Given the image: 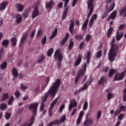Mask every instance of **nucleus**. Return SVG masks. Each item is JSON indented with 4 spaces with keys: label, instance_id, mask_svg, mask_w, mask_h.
Masks as SVG:
<instances>
[{
    "label": "nucleus",
    "instance_id": "aec40b11",
    "mask_svg": "<svg viewBox=\"0 0 126 126\" xmlns=\"http://www.w3.org/2000/svg\"><path fill=\"white\" fill-rule=\"evenodd\" d=\"M94 120L92 118H87L84 122V126H89L92 125L93 123Z\"/></svg>",
    "mask_w": 126,
    "mask_h": 126
},
{
    "label": "nucleus",
    "instance_id": "20e7f679",
    "mask_svg": "<svg viewBox=\"0 0 126 126\" xmlns=\"http://www.w3.org/2000/svg\"><path fill=\"white\" fill-rule=\"evenodd\" d=\"M82 68H81L78 70L77 77L74 80L75 83H77L81 77L85 75V73L86 72L87 69V63H85L84 65H82Z\"/></svg>",
    "mask_w": 126,
    "mask_h": 126
},
{
    "label": "nucleus",
    "instance_id": "6ab92c4d",
    "mask_svg": "<svg viewBox=\"0 0 126 126\" xmlns=\"http://www.w3.org/2000/svg\"><path fill=\"white\" fill-rule=\"evenodd\" d=\"M119 15L120 16H123L124 18L126 17V5L120 10Z\"/></svg>",
    "mask_w": 126,
    "mask_h": 126
},
{
    "label": "nucleus",
    "instance_id": "3c124183",
    "mask_svg": "<svg viewBox=\"0 0 126 126\" xmlns=\"http://www.w3.org/2000/svg\"><path fill=\"white\" fill-rule=\"evenodd\" d=\"M92 38L91 34H88L85 37V40L87 42H89Z\"/></svg>",
    "mask_w": 126,
    "mask_h": 126
},
{
    "label": "nucleus",
    "instance_id": "ddd939ff",
    "mask_svg": "<svg viewBox=\"0 0 126 126\" xmlns=\"http://www.w3.org/2000/svg\"><path fill=\"white\" fill-rule=\"evenodd\" d=\"M39 10L38 9V7L37 6H35L34 7V9H33V11H32V19H34L35 18V17H37L38 15H39Z\"/></svg>",
    "mask_w": 126,
    "mask_h": 126
},
{
    "label": "nucleus",
    "instance_id": "f03ea898",
    "mask_svg": "<svg viewBox=\"0 0 126 126\" xmlns=\"http://www.w3.org/2000/svg\"><path fill=\"white\" fill-rule=\"evenodd\" d=\"M116 42L115 38L114 37L111 39L110 43L111 45V48L107 54L108 60L110 62H114L116 59V57L117 56L118 54V51H119V46L116 44L115 43Z\"/></svg>",
    "mask_w": 126,
    "mask_h": 126
},
{
    "label": "nucleus",
    "instance_id": "5fc2aeb1",
    "mask_svg": "<svg viewBox=\"0 0 126 126\" xmlns=\"http://www.w3.org/2000/svg\"><path fill=\"white\" fill-rule=\"evenodd\" d=\"M15 96H16V98L18 99L19 97L21 96V93L18 91H16L15 92Z\"/></svg>",
    "mask_w": 126,
    "mask_h": 126
},
{
    "label": "nucleus",
    "instance_id": "58836bf2",
    "mask_svg": "<svg viewBox=\"0 0 126 126\" xmlns=\"http://www.w3.org/2000/svg\"><path fill=\"white\" fill-rule=\"evenodd\" d=\"M45 59V56L43 54H41L40 56H39L38 60H37V63H42Z\"/></svg>",
    "mask_w": 126,
    "mask_h": 126
},
{
    "label": "nucleus",
    "instance_id": "f704fd0d",
    "mask_svg": "<svg viewBox=\"0 0 126 126\" xmlns=\"http://www.w3.org/2000/svg\"><path fill=\"white\" fill-rule=\"evenodd\" d=\"M9 43V40L8 39H4L2 43V45L5 46V48H7Z\"/></svg>",
    "mask_w": 126,
    "mask_h": 126
},
{
    "label": "nucleus",
    "instance_id": "4c0bfd02",
    "mask_svg": "<svg viewBox=\"0 0 126 126\" xmlns=\"http://www.w3.org/2000/svg\"><path fill=\"white\" fill-rule=\"evenodd\" d=\"M7 108V105L4 103H1L0 104V108L1 110L4 111Z\"/></svg>",
    "mask_w": 126,
    "mask_h": 126
},
{
    "label": "nucleus",
    "instance_id": "8fccbe9b",
    "mask_svg": "<svg viewBox=\"0 0 126 126\" xmlns=\"http://www.w3.org/2000/svg\"><path fill=\"white\" fill-rule=\"evenodd\" d=\"M109 68L108 66H104L102 69V72L105 73H106L109 71Z\"/></svg>",
    "mask_w": 126,
    "mask_h": 126
},
{
    "label": "nucleus",
    "instance_id": "473e14b6",
    "mask_svg": "<svg viewBox=\"0 0 126 126\" xmlns=\"http://www.w3.org/2000/svg\"><path fill=\"white\" fill-rule=\"evenodd\" d=\"M88 23L84 22L82 27V31L84 32H86L88 28Z\"/></svg>",
    "mask_w": 126,
    "mask_h": 126
},
{
    "label": "nucleus",
    "instance_id": "864d4df0",
    "mask_svg": "<svg viewBox=\"0 0 126 126\" xmlns=\"http://www.w3.org/2000/svg\"><path fill=\"white\" fill-rule=\"evenodd\" d=\"M102 115V112L101 110H99L97 113L96 120H99L100 119Z\"/></svg>",
    "mask_w": 126,
    "mask_h": 126
},
{
    "label": "nucleus",
    "instance_id": "72a5a7b5",
    "mask_svg": "<svg viewBox=\"0 0 126 126\" xmlns=\"http://www.w3.org/2000/svg\"><path fill=\"white\" fill-rule=\"evenodd\" d=\"M115 73V69H110L108 73V77L109 78L112 77L114 76Z\"/></svg>",
    "mask_w": 126,
    "mask_h": 126
},
{
    "label": "nucleus",
    "instance_id": "13d9d810",
    "mask_svg": "<svg viewBox=\"0 0 126 126\" xmlns=\"http://www.w3.org/2000/svg\"><path fill=\"white\" fill-rule=\"evenodd\" d=\"M124 116H125V115H124V114H123V113L120 114L118 117V120H119L120 121H122L124 118Z\"/></svg>",
    "mask_w": 126,
    "mask_h": 126
},
{
    "label": "nucleus",
    "instance_id": "ea45409f",
    "mask_svg": "<svg viewBox=\"0 0 126 126\" xmlns=\"http://www.w3.org/2000/svg\"><path fill=\"white\" fill-rule=\"evenodd\" d=\"M61 54V53H59V50H56L54 55V59L56 60H58V57H59V55Z\"/></svg>",
    "mask_w": 126,
    "mask_h": 126
},
{
    "label": "nucleus",
    "instance_id": "09e8293b",
    "mask_svg": "<svg viewBox=\"0 0 126 126\" xmlns=\"http://www.w3.org/2000/svg\"><path fill=\"white\" fill-rule=\"evenodd\" d=\"M63 57L62 54H59L57 59L59 62H62L63 61Z\"/></svg>",
    "mask_w": 126,
    "mask_h": 126
},
{
    "label": "nucleus",
    "instance_id": "0eeeda50",
    "mask_svg": "<svg viewBox=\"0 0 126 126\" xmlns=\"http://www.w3.org/2000/svg\"><path fill=\"white\" fill-rule=\"evenodd\" d=\"M125 77V73L121 72L120 73H117L114 77L113 81H121Z\"/></svg>",
    "mask_w": 126,
    "mask_h": 126
},
{
    "label": "nucleus",
    "instance_id": "2f4dec72",
    "mask_svg": "<svg viewBox=\"0 0 126 126\" xmlns=\"http://www.w3.org/2000/svg\"><path fill=\"white\" fill-rule=\"evenodd\" d=\"M8 98H9L8 94L7 93H3V96L2 97L1 100L2 102H3L6 99H8Z\"/></svg>",
    "mask_w": 126,
    "mask_h": 126
},
{
    "label": "nucleus",
    "instance_id": "c03bdc74",
    "mask_svg": "<svg viewBox=\"0 0 126 126\" xmlns=\"http://www.w3.org/2000/svg\"><path fill=\"white\" fill-rule=\"evenodd\" d=\"M114 94L113 93L109 92L107 94V100H109L114 98Z\"/></svg>",
    "mask_w": 126,
    "mask_h": 126
},
{
    "label": "nucleus",
    "instance_id": "b1692460",
    "mask_svg": "<svg viewBox=\"0 0 126 126\" xmlns=\"http://www.w3.org/2000/svg\"><path fill=\"white\" fill-rule=\"evenodd\" d=\"M15 17H16L17 19V21H16V23H17V24H20L22 21L21 15L20 14H18L15 16Z\"/></svg>",
    "mask_w": 126,
    "mask_h": 126
},
{
    "label": "nucleus",
    "instance_id": "cd10ccee",
    "mask_svg": "<svg viewBox=\"0 0 126 126\" xmlns=\"http://www.w3.org/2000/svg\"><path fill=\"white\" fill-rule=\"evenodd\" d=\"M17 39L16 37H12L11 38V42H12V44H11V46L12 47H14L17 45Z\"/></svg>",
    "mask_w": 126,
    "mask_h": 126
},
{
    "label": "nucleus",
    "instance_id": "49530a36",
    "mask_svg": "<svg viewBox=\"0 0 126 126\" xmlns=\"http://www.w3.org/2000/svg\"><path fill=\"white\" fill-rule=\"evenodd\" d=\"M115 5V2H112L110 5H109V9L112 11V10H114Z\"/></svg>",
    "mask_w": 126,
    "mask_h": 126
},
{
    "label": "nucleus",
    "instance_id": "338daca9",
    "mask_svg": "<svg viewBox=\"0 0 126 126\" xmlns=\"http://www.w3.org/2000/svg\"><path fill=\"white\" fill-rule=\"evenodd\" d=\"M94 23V21L90 19L89 23V27L91 28L93 26Z\"/></svg>",
    "mask_w": 126,
    "mask_h": 126
},
{
    "label": "nucleus",
    "instance_id": "4be33fe9",
    "mask_svg": "<svg viewBox=\"0 0 126 126\" xmlns=\"http://www.w3.org/2000/svg\"><path fill=\"white\" fill-rule=\"evenodd\" d=\"M114 31V28L110 27L108 30L107 32L106 36L107 38H110L113 34V32Z\"/></svg>",
    "mask_w": 126,
    "mask_h": 126
},
{
    "label": "nucleus",
    "instance_id": "0e129e2a",
    "mask_svg": "<svg viewBox=\"0 0 126 126\" xmlns=\"http://www.w3.org/2000/svg\"><path fill=\"white\" fill-rule=\"evenodd\" d=\"M121 113V110H117L114 112V115L115 116H118Z\"/></svg>",
    "mask_w": 126,
    "mask_h": 126
},
{
    "label": "nucleus",
    "instance_id": "f257e3e1",
    "mask_svg": "<svg viewBox=\"0 0 126 126\" xmlns=\"http://www.w3.org/2000/svg\"><path fill=\"white\" fill-rule=\"evenodd\" d=\"M61 80L60 79H56L53 82L52 86L49 88L48 91L44 93L41 98V104L40 106V110L42 112L44 110L45 102L47 101L48 97L50 95L52 98H54L58 93V90L61 85Z\"/></svg>",
    "mask_w": 126,
    "mask_h": 126
},
{
    "label": "nucleus",
    "instance_id": "2eb2a0df",
    "mask_svg": "<svg viewBox=\"0 0 126 126\" xmlns=\"http://www.w3.org/2000/svg\"><path fill=\"white\" fill-rule=\"evenodd\" d=\"M124 32H119V31H117L116 32V39L117 41H120L121 40L123 37H124Z\"/></svg>",
    "mask_w": 126,
    "mask_h": 126
},
{
    "label": "nucleus",
    "instance_id": "5701e85b",
    "mask_svg": "<svg viewBox=\"0 0 126 126\" xmlns=\"http://www.w3.org/2000/svg\"><path fill=\"white\" fill-rule=\"evenodd\" d=\"M12 74L13 75V77H15V78H17L19 76L17 69L15 67L13 68V69H12Z\"/></svg>",
    "mask_w": 126,
    "mask_h": 126
},
{
    "label": "nucleus",
    "instance_id": "4d7b16f0",
    "mask_svg": "<svg viewBox=\"0 0 126 126\" xmlns=\"http://www.w3.org/2000/svg\"><path fill=\"white\" fill-rule=\"evenodd\" d=\"M10 117H11V113H9L8 112H6L5 116V119L7 120H8L10 119Z\"/></svg>",
    "mask_w": 126,
    "mask_h": 126
},
{
    "label": "nucleus",
    "instance_id": "9d476101",
    "mask_svg": "<svg viewBox=\"0 0 126 126\" xmlns=\"http://www.w3.org/2000/svg\"><path fill=\"white\" fill-rule=\"evenodd\" d=\"M55 5V2L53 0L45 2V8H46V9H50V10H51Z\"/></svg>",
    "mask_w": 126,
    "mask_h": 126
},
{
    "label": "nucleus",
    "instance_id": "7ed1b4c3",
    "mask_svg": "<svg viewBox=\"0 0 126 126\" xmlns=\"http://www.w3.org/2000/svg\"><path fill=\"white\" fill-rule=\"evenodd\" d=\"M94 1H95V0H89L87 1V2L88 4L87 7L88 9L89 10V12L88 14L87 19L85 22L88 23H89L90 16H91L92 14H93L94 11V4L93 3Z\"/></svg>",
    "mask_w": 126,
    "mask_h": 126
},
{
    "label": "nucleus",
    "instance_id": "de8ad7c7",
    "mask_svg": "<svg viewBox=\"0 0 126 126\" xmlns=\"http://www.w3.org/2000/svg\"><path fill=\"white\" fill-rule=\"evenodd\" d=\"M125 25L124 24H121L119 26L117 31H119V32H120V31H123L125 29Z\"/></svg>",
    "mask_w": 126,
    "mask_h": 126
},
{
    "label": "nucleus",
    "instance_id": "393cba45",
    "mask_svg": "<svg viewBox=\"0 0 126 126\" xmlns=\"http://www.w3.org/2000/svg\"><path fill=\"white\" fill-rule=\"evenodd\" d=\"M74 46V42L73 41V39H70L69 40V43L68 46V49L69 51H71Z\"/></svg>",
    "mask_w": 126,
    "mask_h": 126
},
{
    "label": "nucleus",
    "instance_id": "bb28decb",
    "mask_svg": "<svg viewBox=\"0 0 126 126\" xmlns=\"http://www.w3.org/2000/svg\"><path fill=\"white\" fill-rule=\"evenodd\" d=\"M57 33H58V29L55 28L52 34L50 36V38H49L50 40L53 39L56 36Z\"/></svg>",
    "mask_w": 126,
    "mask_h": 126
},
{
    "label": "nucleus",
    "instance_id": "423d86ee",
    "mask_svg": "<svg viewBox=\"0 0 126 126\" xmlns=\"http://www.w3.org/2000/svg\"><path fill=\"white\" fill-rule=\"evenodd\" d=\"M66 120V116L65 115H63L60 119V121L56 119L55 120H53L52 122H49L47 124V126H53L56 125H59L61 123H64Z\"/></svg>",
    "mask_w": 126,
    "mask_h": 126
},
{
    "label": "nucleus",
    "instance_id": "e433bc0d",
    "mask_svg": "<svg viewBox=\"0 0 126 126\" xmlns=\"http://www.w3.org/2000/svg\"><path fill=\"white\" fill-rule=\"evenodd\" d=\"M102 51L101 50L98 51L96 53L95 57L96 59H100L102 56Z\"/></svg>",
    "mask_w": 126,
    "mask_h": 126
},
{
    "label": "nucleus",
    "instance_id": "dca6fc26",
    "mask_svg": "<svg viewBox=\"0 0 126 126\" xmlns=\"http://www.w3.org/2000/svg\"><path fill=\"white\" fill-rule=\"evenodd\" d=\"M69 37V33H67L65 34L64 37L63 39H62V40H61L60 43L61 46H63L65 45L66 42L68 40Z\"/></svg>",
    "mask_w": 126,
    "mask_h": 126
},
{
    "label": "nucleus",
    "instance_id": "a19ab883",
    "mask_svg": "<svg viewBox=\"0 0 126 126\" xmlns=\"http://www.w3.org/2000/svg\"><path fill=\"white\" fill-rule=\"evenodd\" d=\"M7 63L6 62H4L0 65V67L1 70H4L7 68Z\"/></svg>",
    "mask_w": 126,
    "mask_h": 126
},
{
    "label": "nucleus",
    "instance_id": "f8f14e48",
    "mask_svg": "<svg viewBox=\"0 0 126 126\" xmlns=\"http://www.w3.org/2000/svg\"><path fill=\"white\" fill-rule=\"evenodd\" d=\"M29 35V33L27 32H25L24 34H23V37L21 38V41H20V46L22 47L23 44L25 43L26 39Z\"/></svg>",
    "mask_w": 126,
    "mask_h": 126
},
{
    "label": "nucleus",
    "instance_id": "6e6552de",
    "mask_svg": "<svg viewBox=\"0 0 126 126\" xmlns=\"http://www.w3.org/2000/svg\"><path fill=\"white\" fill-rule=\"evenodd\" d=\"M82 58H83V56L81 54H79L78 55V57L75 60L74 63V66L77 67L79 66L82 62Z\"/></svg>",
    "mask_w": 126,
    "mask_h": 126
},
{
    "label": "nucleus",
    "instance_id": "c756f323",
    "mask_svg": "<svg viewBox=\"0 0 126 126\" xmlns=\"http://www.w3.org/2000/svg\"><path fill=\"white\" fill-rule=\"evenodd\" d=\"M34 120H32L31 118V119H30V124L26 122L24 123V124H22V126H32Z\"/></svg>",
    "mask_w": 126,
    "mask_h": 126
},
{
    "label": "nucleus",
    "instance_id": "bf43d9fd",
    "mask_svg": "<svg viewBox=\"0 0 126 126\" xmlns=\"http://www.w3.org/2000/svg\"><path fill=\"white\" fill-rule=\"evenodd\" d=\"M97 14H94V15H93V16H92L90 19L92 20L93 21H94L95 20H96V19H97Z\"/></svg>",
    "mask_w": 126,
    "mask_h": 126
},
{
    "label": "nucleus",
    "instance_id": "a211bd4d",
    "mask_svg": "<svg viewBox=\"0 0 126 126\" xmlns=\"http://www.w3.org/2000/svg\"><path fill=\"white\" fill-rule=\"evenodd\" d=\"M92 83L91 81H88L87 82H86L82 87H81L80 89L82 90V91L84 92L85 90H87L88 89V87L91 85Z\"/></svg>",
    "mask_w": 126,
    "mask_h": 126
},
{
    "label": "nucleus",
    "instance_id": "4468645a",
    "mask_svg": "<svg viewBox=\"0 0 126 126\" xmlns=\"http://www.w3.org/2000/svg\"><path fill=\"white\" fill-rule=\"evenodd\" d=\"M117 13L118 12L116 10L113 11L108 17L107 22H110V19H112V20L115 19L117 17Z\"/></svg>",
    "mask_w": 126,
    "mask_h": 126
},
{
    "label": "nucleus",
    "instance_id": "f3484780",
    "mask_svg": "<svg viewBox=\"0 0 126 126\" xmlns=\"http://www.w3.org/2000/svg\"><path fill=\"white\" fill-rule=\"evenodd\" d=\"M107 79L105 76L101 77L98 82V85H103L107 84Z\"/></svg>",
    "mask_w": 126,
    "mask_h": 126
},
{
    "label": "nucleus",
    "instance_id": "a18cd8bd",
    "mask_svg": "<svg viewBox=\"0 0 126 126\" xmlns=\"http://www.w3.org/2000/svg\"><path fill=\"white\" fill-rule=\"evenodd\" d=\"M27 89V86H25L23 84H21V86H20V89H21V90L23 91V92H25Z\"/></svg>",
    "mask_w": 126,
    "mask_h": 126
},
{
    "label": "nucleus",
    "instance_id": "603ef678",
    "mask_svg": "<svg viewBox=\"0 0 126 126\" xmlns=\"http://www.w3.org/2000/svg\"><path fill=\"white\" fill-rule=\"evenodd\" d=\"M88 108V102L87 101H85L83 105V110L86 111Z\"/></svg>",
    "mask_w": 126,
    "mask_h": 126
},
{
    "label": "nucleus",
    "instance_id": "e2e57ef3",
    "mask_svg": "<svg viewBox=\"0 0 126 126\" xmlns=\"http://www.w3.org/2000/svg\"><path fill=\"white\" fill-rule=\"evenodd\" d=\"M78 0H73L72 3L71 4V7H74V6H75V5L77 4Z\"/></svg>",
    "mask_w": 126,
    "mask_h": 126
},
{
    "label": "nucleus",
    "instance_id": "680f3d73",
    "mask_svg": "<svg viewBox=\"0 0 126 126\" xmlns=\"http://www.w3.org/2000/svg\"><path fill=\"white\" fill-rule=\"evenodd\" d=\"M81 91H82V90H81V88H80L79 90H77L74 91V95H77Z\"/></svg>",
    "mask_w": 126,
    "mask_h": 126
},
{
    "label": "nucleus",
    "instance_id": "6e6d98bb",
    "mask_svg": "<svg viewBox=\"0 0 126 126\" xmlns=\"http://www.w3.org/2000/svg\"><path fill=\"white\" fill-rule=\"evenodd\" d=\"M29 15V11H25V13H24L23 14V17H24V18H27V17H28Z\"/></svg>",
    "mask_w": 126,
    "mask_h": 126
},
{
    "label": "nucleus",
    "instance_id": "1a4fd4ad",
    "mask_svg": "<svg viewBox=\"0 0 126 126\" xmlns=\"http://www.w3.org/2000/svg\"><path fill=\"white\" fill-rule=\"evenodd\" d=\"M69 32L70 34H72V35L74 34L75 33V31H74V21L73 19H71L69 22Z\"/></svg>",
    "mask_w": 126,
    "mask_h": 126
},
{
    "label": "nucleus",
    "instance_id": "9b49d317",
    "mask_svg": "<svg viewBox=\"0 0 126 126\" xmlns=\"http://www.w3.org/2000/svg\"><path fill=\"white\" fill-rule=\"evenodd\" d=\"M77 106V103L75 99L71 100L68 105V111H71L73 108H75Z\"/></svg>",
    "mask_w": 126,
    "mask_h": 126
},
{
    "label": "nucleus",
    "instance_id": "39448f33",
    "mask_svg": "<svg viewBox=\"0 0 126 126\" xmlns=\"http://www.w3.org/2000/svg\"><path fill=\"white\" fill-rule=\"evenodd\" d=\"M38 106V102H34L31 103L30 104V105H29V110H32V113H33L32 116L31 117V119H32V121L35 120V116H36V114L37 113Z\"/></svg>",
    "mask_w": 126,
    "mask_h": 126
},
{
    "label": "nucleus",
    "instance_id": "774afa93",
    "mask_svg": "<svg viewBox=\"0 0 126 126\" xmlns=\"http://www.w3.org/2000/svg\"><path fill=\"white\" fill-rule=\"evenodd\" d=\"M111 11H112L111 10H110V9H109V7L107 6L106 8V9L104 12H105L106 13V14H108V13H109V12H111Z\"/></svg>",
    "mask_w": 126,
    "mask_h": 126
},
{
    "label": "nucleus",
    "instance_id": "69168bd1",
    "mask_svg": "<svg viewBox=\"0 0 126 126\" xmlns=\"http://www.w3.org/2000/svg\"><path fill=\"white\" fill-rule=\"evenodd\" d=\"M48 113L50 117H52L53 116V108H49Z\"/></svg>",
    "mask_w": 126,
    "mask_h": 126
},
{
    "label": "nucleus",
    "instance_id": "c9c22d12",
    "mask_svg": "<svg viewBox=\"0 0 126 126\" xmlns=\"http://www.w3.org/2000/svg\"><path fill=\"white\" fill-rule=\"evenodd\" d=\"M74 38L76 40H78L79 41L82 40L84 38V37L82 35H79V34H77V35H76L75 36H74Z\"/></svg>",
    "mask_w": 126,
    "mask_h": 126
},
{
    "label": "nucleus",
    "instance_id": "052dcab7",
    "mask_svg": "<svg viewBox=\"0 0 126 126\" xmlns=\"http://www.w3.org/2000/svg\"><path fill=\"white\" fill-rule=\"evenodd\" d=\"M42 34V32L41 30H39L38 31H37V34H36V37L38 38L41 36Z\"/></svg>",
    "mask_w": 126,
    "mask_h": 126
},
{
    "label": "nucleus",
    "instance_id": "c85d7f7f",
    "mask_svg": "<svg viewBox=\"0 0 126 126\" xmlns=\"http://www.w3.org/2000/svg\"><path fill=\"white\" fill-rule=\"evenodd\" d=\"M17 8H18V11L19 12H21L24 9V6L21 3H18L17 4Z\"/></svg>",
    "mask_w": 126,
    "mask_h": 126
},
{
    "label": "nucleus",
    "instance_id": "412c9836",
    "mask_svg": "<svg viewBox=\"0 0 126 126\" xmlns=\"http://www.w3.org/2000/svg\"><path fill=\"white\" fill-rule=\"evenodd\" d=\"M8 4V2L7 1H3L0 4V11H1V10H4Z\"/></svg>",
    "mask_w": 126,
    "mask_h": 126
},
{
    "label": "nucleus",
    "instance_id": "79ce46f5",
    "mask_svg": "<svg viewBox=\"0 0 126 126\" xmlns=\"http://www.w3.org/2000/svg\"><path fill=\"white\" fill-rule=\"evenodd\" d=\"M14 101V97L13 95H12L11 97H10V98H9V100H8V105H11Z\"/></svg>",
    "mask_w": 126,
    "mask_h": 126
},
{
    "label": "nucleus",
    "instance_id": "a878e982",
    "mask_svg": "<svg viewBox=\"0 0 126 126\" xmlns=\"http://www.w3.org/2000/svg\"><path fill=\"white\" fill-rule=\"evenodd\" d=\"M68 10V7H66L63 10V13H62V20H64L67 14Z\"/></svg>",
    "mask_w": 126,
    "mask_h": 126
},
{
    "label": "nucleus",
    "instance_id": "37998d69",
    "mask_svg": "<svg viewBox=\"0 0 126 126\" xmlns=\"http://www.w3.org/2000/svg\"><path fill=\"white\" fill-rule=\"evenodd\" d=\"M47 42V37L46 35H45L42 39L41 41V45L44 46Z\"/></svg>",
    "mask_w": 126,
    "mask_h": 126
},
{
    "label": "nucleus",
    "instance_id": "7c9ffc66",
    "mask_svg": "<svg viewBox=\"0 0 126 126\" xmlns=\"http://www.w3.org/2000/svg\"><path fill=\"white\" fill-rule=\"evenodd\" d=\"M54 51V49L53 48L49 49L47 52V56L48 57H50L52 56Z\"/></svg>",
    "mask_w": 126,
    "mask_h": 126
}]
</instances>
